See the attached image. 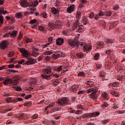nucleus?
<instances>
[{
    "label": "nucleus",
    "instance_id": "052dcab7",
    "mask_svg": "<svg viewBox=\"0 0 125 125\" xmlns=\"http://www.w3.org/2000/svg\"><path fill=\"white\" fill-rule=\"evenodd\" d=\"M78 109H82V110H83V105L81 104H78L77 105Z\"/></svg>",
    "mask_w": 125,
    "mask_h": 125
},
{
    "label": "nucleus",
    "instance_id": "a211bd4d",
    "mask_svg": "<svg viewBox=\"0 0 125 125\" xmlns=\"http://www.w3.org/2000/svg\"><path fill=\"white\" fill-rule=\"evenodd\" d=\"M64 43V39L63 38H58L56 40V43L58 45H62Z\"/></svg>",
    "mask_w": 125,
    "mask_h": 125
},
{
    "label": "nucleus",
    "instance_id": "f03ea898",
    "mask_svg": "<svg viewBox=\"0 0 125 125\" xmlns=\"http://www.w3.org/2000/svg\"><path fill=\"white\" fill-rule=\"evenodd\" d=\"M20 3L22 7H27V6L29 7H36V6L39 4V1L36 0L34 2H30V3H29L27 1V0H21Z\"/></svg>",
    "mask_w": 125,
    "mask_h": 125
},
{
    "label": "nucleus",
    "instance_id": "c03bdc74",
    "mask_svg": "<svg viewBox=\"0 0 125 125\" xmlns=\"http://www.w3.org/2000/svg\"><path fill=\"white\" fill-rule=\"evenodd\" d=\"M12 98L11 97H8L6 100V102H7V103H10L11 102Z\"/></svg>",
    "mask_w": 125,
    "mask_h": 125
},
{
    "label": "nucleus",
    "instance_id": "58836bf2",
    "mask_svg": "<svg viewBox=\"0 0 125 125\" xmlns=\"http://www.w3.org/2000/svg\"><path fill=\"white\" fill-rule=\"evenodd\" d=\"M38 117H39L38 114H35L31 117V118L32 120H36V119H38Z\"/></svg>",
    "mask_w": 125,
    "mask_h": 125
},
{
    "label": "nucleus",
    "instance_id": "393cba45",
    "mask_svg": "<svg viewBox=\"0 0 125 125\" xmlns=\"http://www.w3.org/2000/svg\"><path fill=\"white\" fill-rule=\"evenodd\" d=\"M99 57H100V54L99 53H97L94 56V59H95V60H99Z\"/></svg>",
    "mask_w": 125,
    "mask_h": 125
},
{
    "label": "nucleus",
    "instance_id": "2eb2a0df",
    "mask_svg": "<svg viewBox=\"0 0 125 125\" xmlns=\"http://www.w3.org/2000/svg\"><path fill=\"white\" fill-rule=\"evenodd\" d=\"M87 93H90L91 92H97L98 89L96 87H92L86 90Z\"/></svg>",
    "mask_w": 125,
    "mask_h": 125
},
{
    "label": "nucleus",
    "instance_id": "7ed1b4c3",
    "mask_svg": "<svg viewBox=\"0 0 125 125\" xmlns=\"http://www.w3.org/2000/svg\"><path fill=\"white\" fill-rule=\"evenodd\" d=\"M67 43L71 47H79V45H81V46H83V43H82L78 41L75 42L71 39H68L67 40Z\"/></svg>",
    "mask_w": 125,
    "mask_h": 125
},
{
    "label": "nucleus",
    "instance_id": "bb28decb",
    "mask_svg": "<svg viewBox=\"0 0 125 125\" xmlns=\"http://www.w3.org/2000/svg\"><path fill=\"white\" fill-rule=\"evenodd\" d=\"M38 30L41 32H43V33L45 32V28H44V27L42 26H39Z\"/></svg>",
    "mask_w": 125,
    "mask_h": 125
},
{
    "label": "nucleus",
    "instance_id": "13d9d810",
    "mask_svg": "<svg viewBox=\"0 0 125 125\" xmlns=\"http://www.w3.org/2000/svg\"><path fill=\"white\" fill-rule=\"evenodd\" d=\"M112 85L114 86V87H117V86L119 85V83H118L114 82L113 83Z\"/></svg>",
    "mask_w": 125,
    "mask_h": 125
},
{
    "label": "nucleus",
    "instance_id": "9d476101",
    "mask_svg": "<svg viewBox=\"0 0 125 125\" xmlns=\"http://www.w3.org/2000/svg\"><path fill=\"white\" fill-rule=\"evenodd\" d=\"M20 52L21 53H22V56H24V57H25L26 58H27V57H29V53L28 52V51L26 50L25 48H21L20 49Z\"/></svg>",
    "mask_w": 125,
    "mask_h": 125
},
{
    "label": "nucleus",
    "instance_id": "864d4df0",
    "mask_svg": "<svg viewBox=\"0 0 125 125\" xmlns=\"http://www.w3.org/2000/svg\"><path fill=\"white\" fill-rule=\"evenodd\" d=\"M105 76H106V74H105V73H104L103 72H101L99 74V77H101L102 78H103V77H105Z\"/></svg>",
    "mask_w": 125,
    "mask_h": 125
},
{
    "label": "nucleus",
    "instance_id": "dca6fc26",
    "mask_svg": "<svg viewBox=\"0 0 125 125\" xmlns=\"http://www.w3.org/2000/svg\"><path fill=\"white\" fill-rule=\"evenodd\" d=\"M67 11L68 13H72L73 11H75V5L73 4L68 7L67 9Z\"/></svg>",
    "mask_w": 125,
    "mask_h": 125
},
{
    "label": "nucleus",
    "instance_id": "0eeeda50",
    "mask_svg": "<svg viewBox=\"0 0 125 125\" xmlns=\"http://www.w3.org/2000/svg\"><path fill=\"white\" fill-rule=\"evenodd\" d=\"M69 103V99L67 97H63L58 102V104L61 105V106H64L65 105H68Z\"/></svg>",
    "mask_w": 125,
    "mask_h": 125
},
{
    "label": "nucleus",
    "instance_id": "7c9ffc66",
    "mask_svg": "<svg viewBox=\"0 0 125 125\" xmlns=\"http://www.w3.org/2000/svg\"><path fill=\"white\" fill-rule=\"evenodd\" d=\"M54 106H55V103L53 102L51 103L47 106L49 109H51V108H52V107H54Z\"/></svg>",
    "mask_w": 125,
    "mask_h": 125
},
{
    "label": "nucleus",
    "instance_id": "39448f33",
    "mask_svg": "<svg viewBox=\"0 0 125 125\" xmlns=\"http://www.w3.org/2000/svg\"><path fill=\"white\" fill-rule=\"evenodd\" d=\"M78 23H79V21H77L74 23V28H75L76 31L79 33L83 32V31H84V26L80 25Z\"/></svg>",
    "mask_w": 125,
    "mask_h": 125
},
{
    "label": "nucleus",
    "instance_id": "c756f323",
    "mask_svg": "<svg viewBox=\"0 0 125 125\" xmlns=\"http://www.w3.org/2000/svg\"><path fill=\"white\" fill-rule=\"evenodd\" d=\"M52 57L54 58V59H58V58L60 57V54H53L52 55Z\"/></svg>",
    "mask_w": 125,
    "mask_h": 125
},
{
    "label": "nucleus",
    "instance_id": "f8f14e48",
    "mask_svg": "<svg viewBox=\"0 0 125 125\" xmlns=\"http://www.w3.org/2000/svg\"><path fill=\"white\" fill-rule=\"evenodd\" d=\"M100 115V113L98 112H95L92 113H87V119L92 118V117H98Z\"/></svg>",
    "mask_w": 125,
    "mask_h": 125
},
{
    "label": "nucleus",
    "instance_id": "37998d69",
    "mask_svg": "<svg viewBox=\"0 0 125 125\" xmlns=\"http://www.w3.org/2000/svg\"><path fill=\"white\" fill-rule=\"evenodd\" d=\"M42 15L43 16V18H46V17H47V14L45 12H42Z\"/></svg>",
    "mask_w": 125,
    "mask_h": 125
},
{
    "label": "nucleus",
    "instance_id": "423d86ee",
    "mask_svg": "<svg viewBox=\"0 0 125 125\" xmlns=\"http://www.w3.org/2000/svg\"><path fill=\"white\" fill-rule=\"evenodd\" d=\"M7 11H4V8H0V25H2L3 24V20L4 18H3V16H2V14L3 15H5V14H7Z\"/></svg>",
    "mask_w": 125,
    "mask_h": 125
},
{
    "label": "nucleus",
    "instance_id": "49530a36",
    "mask_svg": "<svg viewBox=\"0 0 125 125\" xmlns=\"http://www.w3.org/2000/svg\"><path fill=\"white\" fill-rule=\"evenodd\" d=\"M26 42H33V40L32 39H30L28 38H25V40Z\"/></svg>",
    "mask_w": 125,
    "mask_h": 125
},
{
    "label": "nucleus",
    "instance_id": "5701e85b",
    "mask_svg": "<svg viewBox=\"0 0 125 125\" xmlns=\"http://www.w3.org/2000/svg\"><path fill=\"white\" fill-rule=\"evenodd\" d=\"M82 23H83V25H86L88 23V20L86 18H83L82 20Z\"/></svg>",
    "mask_w": 125,
    "mask_h": 125
},
{
    "label": "nucleus",
    "instance_id": "6e6d98bb",
    "mask_svg": "<svg viewBox=\"0 0 125 125\" xmlns=\"http://www.w3.org/2000/svg\"><path fill=\"white\" fill-rule=\"evenodd\" d=\"M94 16V13L91 12L89 14V18L91 19L92 18H93V17Z\"/></svg>",
    "mask_w": 125,
    "mask_h": 125
},
{
    "label": "nucleus",
    "instance_id": "72a5a7b5",
    "mask_svg": "<svg viewBox=\"0 0 125 125\" xmlns=\"http://www.w3.org/2000/svg\"><path fill=\"white\" fill-rule=\"evenodd\" d=\"M44 55H51L52 54V52L51 51H46L44 52Z\"/></svg>",
    "mask_w": 125,
    "mask_h": 125
},
{
    "label": "nucleus",
    "instance_id": "1a4fd4ad",
    "mask_svg": "<svg viewBox=\"0 0 125 125\" xmlns=\"http://www.w3.org/2000/svg\"><path fill=\"white\" fill-rule=\"evenodd\" d=\"M9 44V43H8V41H3L0 43V48L1 49H5V48H7V47H8Z\"/></svg>",
    "mask_w": 125,
    "mask_h": 125
},
{
    "label": "nucleus",
    "instance_id": "9b49d317",
    "mask_svg": "<svg viewBox=\"0 0 125 125\" xmlns=\"http://www.w3.org/2000/svg\"><path fill=\"white\" fill-rule=\"evenodd\" d=\"M98 96H99V95L97 94V92H92L89 95L90 98L93 99V100H96L98 98Z\"/></svg>",
    "mask_w": 125,
    "mask_h": 125
},
{
    "label": "nucleus",
    "instance_id": "f257e3e1",
    "mask_svg": "<svg viewBox=\"0 0 125 125\" xmlns=\"http://www.w3.org/2000/svg\"><path fill=\"white\" fill-rule=\"evenodd\" d=\"M52 68L51 67H48L46 68L43 69V72L44 74H42L41 76L43 79H45V80H50L51 79V77H55L56 78H59V75L57 74V73L53 74L52 72Z\"/></svg>",
    "mask_w": 125,
    "mask_h": 125
},
{
    "label": "nucleus",
    "instance_id": "473e14b6",
    "mask_svg": "<svg viewBox=\"0 0 125 125\" xmlns=\"http://www.w3.org/2000/svg\"><path fill=\"white\" fill-rule=\"evenodd\" d=\"M77 56L78 57V58H83V54L82 53H78L77 54Z\"/></svg>",
    "mask_w": 125,
    "mask_h": 125
},
{
    "label": "nucleus",
    "instance_id": "338daca9",
    "mask_svg": "<svg viewBox=\"0 0 125 125\" xmlns=\"http://www.w3.org/2000/svg\"><path fill=\"white\" fill-rule=\"evenodd\" d=\"M78 94H84V91L81 90L78 92Z\"/></svg>",
    "mask_w": 125,
    "mask_h": 125
},
{
    "label": "nucleus",
    "instance_id": "e433bc0d",
    "mask_svg": "<svg viewBox=\"0 0 125 125\" xmlns=\"http://www.w3.org/2000/svg\"><path fill=\"white\" fill-rule=\"evenodd\" d=\"M78 76L79 77H84L85 76V73L83 72H79Z\"/></svg>",
    "mask_w": 125,
    "mask_h": 125
},
{
    "label": "nucleus",
    "instance_id": "79ce46f5",
    "mask_svg": "<svg viewBox=\"0 0 125 125\" xmlns=\"http://www.w3.org/2000/svg\"><path fill=\"white\" fill-rule=\"evenodd\" d=\"M23 105L24 106H27L29 107L32 105V103L31 102L25 103Z\"/></svg>",
    "mask_w": 125,
    "mask_h": 125
},
{
    "label": "nucleus",
    "instance_id": "20e7f679",
    "mask_svg": "<svg viewBox=\"0 0 125 125\" xmlns=\"http://www.w3.org/2000/svg\"><path fill=\"white\" fill-rule=\"evenodd\" d=\"M3 83H4V84H8V83H10L13 85H17V84L19 83V79L12 80L8 78H5L4 79V81H3Z\"/></svg>",
    "mask_w": 125,
    "mask_h": 125
},
{
    "label": "nucleus",
    "instance_id": "412c9836",
    "mask_svg": "<svg viewBox=\"0 0 125 125\" xmlns=\"http://www.w3.org/2000/svg\"><path fill=\"white\" fill-rule=\"evenodd\" d=\"M37 10V9L34 7H30V12H29L30 14L33 15L34 13H35V11Z\"/></svg>",
    "mask_w": 125,
    "mask_h": 125
},
{
    "label": "nucleus",
    "instance_id": "bf43d9fd",
    "mask_svg": "<svg viewBox=\"0 0 125 125\" xmlns=\"http://www.w3.org/2000/svg\"><path fill=\"white\" fill-rule=\"evenodd\" d=\"M24 62H25V60L22 59V60H21L20 61L18 62V64H22Z\"/></svg>",
    "mask_w": 125,
    "mask_h": 125
},
{
    "label": "nucleus",
    "instance_id": "c85d7f7f",
    "mask_svg": "<svg viewBox=\"0 0 125 125\" xmlns=\"http://www.w3.org/2000/svg\"><path fill=\"white\" fill-rule=\"evenodd\" d=\"M104 41L106 43H113V40L111 39H106Z\"/></svg>",
    "mask_w": 125,
    "mask_h": 125
},
{
    "label": "nucleus",
    "instance_id": "ddd939ff",
    "mask_svg": "<svg viewBox=\"0 0 125 125\" xmlns=\"http://www.w3.org/2000/svg\"><path fill=\"white\" fill-rule=\"evenodd\" d=\"M92 49V46L90 44H84L83 46V51H90Z\"/></svg>",
    "mask_w": 125,
    "mask_h": 125
},
{
    "label": "nucleus",
    "instance_id": "4c0bfd02",
    "mask_svg": "<svg viewBox=\"0 0 125 125\" xmlns=\"http://www.w3.org/2000/svg\"><path fill=\"white\" fill-rule=\"evenodd\" d=\"M112 108H113V109H118V108H119V104L115 103L113 104V106H112Z\"/></svg>",
    "mask_w": 125,
    "mask_h": 125
},
{
    "label": "nucleus",
    "instance_id": "2f4dec72",
    "mask_svg": "<svg viewBox=\"0 0 125 125\" xmlns=\"http://www.w3.org/2000/svg\"><path fill=\"white\" fill-rule=\"evenodd\" d=\"M110 122V119H105L104 120H103L102 121V124H103V125H106L107 124H108V123H109Z\"/></svg>",
    "mask_w": 125,
    "mask_h": 125
},
{
    "label": "nucleus",
    "instance_id": "603ef678",
    "mask_svg": "<svg viewBox=\"0 0 125 125\" xmlns=\"http://www.w3.org/2000/svg\"><path fill=\"white\" fill-rule=\"evenodd\" d=\"M13 55H14V52H13L12 51L9 52V53L8 54L9 57H12V56H13Z\"/></svg>",
    "mask_w": 125,
    "mask_h": 125
},
{
    "label": "nucleus",
    "instance_id": "c9c22d12",
    "mask_svg": "<svg viewBox=\"0 0 125 125\" xmlns=\"http://www.w3.org/2000/svg\"><path fill=\"white\" fill-rule=\"evenodd\" d=\"M81 12H77L76 13V18L77 19H81Z\"/></svg>",
    "mask_w": 125,
    "mask_h": 125
},
{
    "label": "nucleus",
    "instance_id": "cd10ccee",
    "mask_svg": "<svg viewBox=\"0 0 125 125\" xmlns=\"http://www.w3.org/2000/svg\"><path fill=\"white\" fill-rule=\"evenodd\" d=\"M109 106V104L107 103L106 102L104 103V104L102 105L101 107L103 109H105V108H107Z\"/></svg>",
    "mask_w": 125,
    "mask_h": 125
},
{
    "label": "nucleus",
    "instance_id": "ea45409f",
    "mask_svg": "<svg viewBox=\"0 0 125 125\" xmlns=\"http://www.w3.org/2000/svg\"><path fill=\"white\" fill-rule=\"evenodd\" d=\"M7 72H8V73H17L18 71L13 69H8Z\"/></svg>",
    "mask_w": 125,
    "mask_h": 125
},
{
    "label": "nucleus",
    "instance_id": "a18cd8bd",
    "mask_svg": "<svg viewBox=\"0 0 125 125\" xmlns=\"http://www.w3.org/2000/svg\"><path fill=\"white\" fill-rule=\"evenodd\" d=\"M98 46H102L103 47L104 46V42H101L98 43Z\"/></svg>",
    "mask_w": 125,
    "mask_h": 125
},
{
    "label": "nucleus",
    "instance_id": "a19ab883",
    "mask_svg": "<svg viewBox=\"0 0 125 125\" xmlns=\"http://www.w3.org/2000/svg\"><path fill=\"white\" fill-rule=\"evenodd\" d=\"M13 88H15L17 91H21V88L20 87H17V86H13Z\"/></svg>",
    "mask_w": 125,
    "mask_h": 125
},
{
    "label": "nucleus",
    "instance_id": "4be33fe9",
    "mask_svg": "<svg viewBox=\"0 0 125 125\" xmlns=\"http://www.w3.org/2000/svg\"><path fill=\"white\" fill-rule=\"evenodd\" d=\"M78 89V86L77 85H73L70 89L71 91H73V92H75V91H77V90Z\"/></svg>",
    "mask_w": 125,
    "mask_h": 125
},
{
    "label": "nucleus",
    "instance_id": "a878e982",
    "mask_svg": "<svg viewBox=\"0 0 125 125\" xmlns=\"http://www.w3.org/2000/svg\"><path fill=\"white\" fill-rule=\"evenodd\" d=\"M104 14L105 15H106V16L110 17V16L112 15V12L111 11H105L104 12Z\"/></svg>",
    "mask_w": 125,
    "mask_h": 125
},
{
    "label": "nucleus",
    "instance_id": "f3484780",
    "mask_svg": "<svg viewBox=\"0 0 125 125\" xmlns=\"http://www.w3.org/2000/svg\"><path fill=\"white\" fill-rule=\"evenodd\" d=\"M51 13L54 15H59V10L56 9L55 7H53L51 9Z\"/></svg>",
    "mask_w": 125,
    "mask_h": 125
},
{
    "label": "nucleus",
    "instance_id": "4d7b16f0",
    "mask_svg": "<svg viewBox=\"0 0 125 125\" xmlns=\"http://www.w3.org/2000/svg\"><path fill=\"white\" fill-rule=\"evenodd\" d=\"M54 84H55L56 85H58L59 83V81L58 80H56V81H54L53 82Z\"/></svg>",
    "mask_w": 125,
    "mask_h": 125
},
{
    "label": "nucleus",
    "instance_id": "774afa93",
    "mask_svg": "<svg viewBox=\"0 0 125 125\" xmlns=\"http://www.w3.org/2000/svg\"><path fill=\"white\" fill-rule=\"evenodd\" d=\"M120 80V81H124V80H125V75L122 76Z\"/></svg>",
    "mask_w": 125,
    "mask_h": 125
},
{
    "label": "nucleus",
    "instance_id": "aec40b11",
    "mask_svg": "<svg viewBox=\"0 0 125 125\" xmlns=\"http://www.w3.org/2000/svg\"><path fill=\"white\" fill-rule=\"evenodd\" d=\"M15 17L18 19H20V18L23 17V15L21 13H17L15 14Z\"/></svg>",
    "mask_w": 125,
    "mask_h": 125
},
{
    "label": "nucleus",
    "instance_id": "e2e57ef3",
    "mask_svg": "<svg viewBox=\"0 0 125 125\" xmlns=\"http://www.w3.org/2000/svg\"><path fill=\"white\" fill-rule=\"evenodd\" d=\"M32 97V95H28L25 96V99H29V98H31Z\"/></svg>",
    "mask_w": 125,
    "mask_h": 125
},
{
    "label": "nucleus",
    "instance_id": "de8ad7c7",
    "mask_svg": "<svg viewBox=\"0 0 125 125\" xmlns=\"http://www.w3.org/2000/svg\"><path fill=\"white\" fill-rule=\"evenodd\" d=\"M106 54H107V55H112V50H108L106 51Z\"/></svg>",
    "mask_w": 125,
    "mask_h": 125
},
{
    "label": "nucleus",
    "instance_id": "f704fd0d",
    "mask_svg": "<svg viewBox=\"0 0 125 125\" xmlns=\"http://www.w3.org/2000/svg\"><path fill=\"white\" fill-rule=\"evenodd\" d=\"M60 108L59 107H54L51 109L50 112L51 113H53V112H55L56 111H57V110H60Z\"/></svg>",
    "mask_w": 125,
    "mask_h": 125
},
{
    "label": "nucleus",
    "instance_id": "3c124183",
    "mask_svg": "<svg viewBox=\"0 0 125 125\" xmlns=\"http://www.w3.org/2000/svg\"><path fill=\"white\" fill-rule=\"evenodd\" d=\"M24 117V113L21 114L19 115V120H22Z\"/></svg>",
    "mask_w": 125,
    "mask_h": 125
},
{
    "label": "nucleus",
    "instance_id": "69168bd1",
    "mask_svg": "<svg viewBox=\"0 0 125 125\" xmlns=\"http://www.w3.org/2000/svg\"><path fill=\"white\" fill-rule=\"evenodd\" d=\"M104 15V13L102 11H100L99 13V16H103Z\"/></svg>",
    "mask_w": 125,
    "mask_h": 125
},
{
    "label": "nucleus",
    "instance_id": "6ab92c4d",
    "mask_svg": "<svg viewBox=\"0 0 125 125\" xmlns=\"http://www.w3.org/2000/svg\"><path fill=\"white\" fill-rule=\"evenodd\" d=\"M38 49L35 48L33 51H32V56H34V57H37V56H39V53H38Z\"/></svg>",
    "mask_w": 125,
    "mask_h": 125
},
{
    "label": "nucleus",
    "instance_id": "09e8293b",
    "mask_svg": "<svg viewBox=\"0 0 125 125\" xmlns=\"http://www.w3.org/2000/svg\"><path fill=\"white\" fill-rule=\"evenodd\" d=\"M30 24H35V23H36V24H38L37 23V20H36V19L32 20L30 21Z\"/></svg>",
    "mask_w": 125,
    "mask_h": 125
},
{
    "label": "nucleus",
    "instance_id": "4468645a",
    "mask_svg": "<svg viewBox=\"0 0 125 125\" xmlns=\"http://www.w3.org/2000/svg\"><path fill=\"white\" fill-rule=\"evenodd\" d=\"M18 32L16 30H14L13 33L10 34V33H8V34H6L4 36V38H7L8 37H16V35H17L18 34Z\"/></svg>",
    "mask_w": 125,
    "mask_h": 125
},
{
    "label": "nucleus",
    "instance_id": "8fccbe9b",
    "mask_svg": "<svg viewBox=\"0 0 125 125\" xmlns=\"http://www.w3.org/2000/svg\"><path fill=\"white\" fill-rule=\"evenodd\" d=\"M120 8V6L119 5H115L113 6V9L114 10H117V9H119Z\"/></svg>",
    "mask_w": 125,
    "mask_h": 125
},
{
    "label": "nucleus",
    "instance_id": "0e129e2a",
    "mask_svg": "<svg viewBox=\"0 0 125 125\" xmlns=\"http://www.w3.org/2000/svg\"><path fill=\"white\" fill-rule=\"evenodd\" d=\"M96 67L98 69H101V67H102V65L100 64H98L96 65Z\"/></svg>",
    "mask_w": 125,
    "mask_h": 125
},
{
    "label": "nucleus",
    "instance_id": "6e6552de",
    "mask_svg": "<svg viewBox=\"0 0 125 125\" xmlns=\"http://www.w3.org/2000/svg\"><path fill=\"white\" fill-rule=\"evenodd\" d=\"M26 59L27 60L25 62V64L26 65H34V64L37 63V60L33 59L31 57H28L27 58H26Z\"/></svg>",
    "mask_w": 125,
    "mask_h": 125
},
{
    "label": "nucleus",
    "instance_id": "b1692460",
    "mask_svg": "<svg viewBox=\"0 0 125 125\" xmlns=\"http://www.w3.org/2000/svg\"><path fill=\"white\" fill-rule=\"evenodd\" d=\"M102 96L103 98L106 99V100H108V98H109V95H108V94L106 92H103L102 94Z\"/></svg>",
    "mask_w": 125,
    "mask_h": 125
},
{
    "label": "nucleus",
    "instance_id": "5fc2aeb1",
    "mask_svg": "<svg viewBox=\"0 0 125 125\" xmlns=\"http://www.w3.org/2000/svg\"><path fill=\"white\" fill-rule=\"evenodd\" d=\"M56 71H58V72H61V71H62V66H60L58 67L56 69Z\"/></svg>",
    "mask_w": 125,
    "mask_h": 125
},
{
    "label": "nucleus",
    "instance_id": "680f3d73",
    "mask_svg": "<svg viewBox=\"0 0 125 125\" xmlns=\"http://www.w3.org/2000/svg\"><path fill=\"white\" fill-rule=\"evenodd\" d=\"M23 99L21 98H18L17 99L15 100V102H18V101H22Z\"/></svg>",
    "mask_w": 125,
    "mask_h": 125
}]
</instances>
